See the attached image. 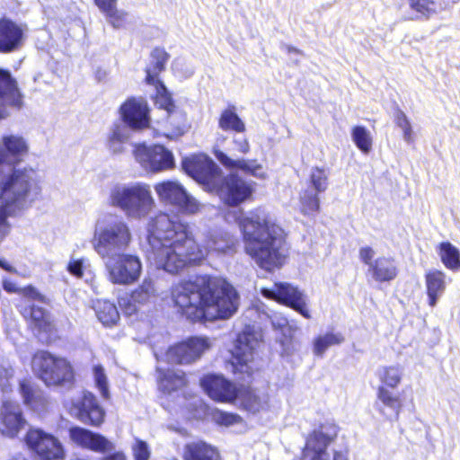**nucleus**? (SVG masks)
Wrapping results in <instances>:
<instances>
[{"label": "nucleus", "instance_id": "nucleus-48", "mask_svg": "<svg viewBox=\"0 0 460 460\" xmlns=\"http://www.w3.org/2000/svg\"><path fill=\"white\" fill-rule=\"evenodd\" d=\"M93 379L95 386L98 388L101 395L104 399L110 397V391L108 385V378L102 366L95 365L93 367Z\"/></svg>", "mask_w": 460, "mask_h": 460}, {"label": "nucleus", "instance_id": "nucleus-57", "mask_svg": "<svg viewBox=\"0 0 460 460\" xmlns=\"http://www.w3.org/2000/svg\"><path fill=\"white\" fill-rule=\"evenodd\" d=\"M20 295L29 299L36 300L43 304L49 303V299L46 296L42 295L35 287L31 285L22 288Z\"/></svg>", "mask_w": 460, "mask_h": 460}, {"label": "nucleus", "instance_id": "nucleus-17", "mask_svg": "<svg viewBox=\"0 0 460 460\" xmlns=\"http://www.w3.org/2000/svg\"><path fill=\"white\" fill-rule=\"evenodd\" d=\"M217 192L220 199L228 206H237L249 199L252 193L251 183L235 173H230L224 179L220 178Z\"/></svg>", "mask_w": 460, "mask_h": 460}, {"label": "nucleus", "instance_id": "nucleus-2", "mask_svg": "<svg viewBox=\"0 0 460 460\" xmlns=\"http://www.w3.org/2000/svg\"><path fill=\"white\" fill-rule=\"evenodd\" d=\"M174 305L192 322L230 318L238 309L239 296L226 279L199 276L172 288Z\"/></svg>", "mask_w": 460, "mask_h": 460}, {"label": "nucleus", "instance_id": "nucleus-11", "mask_svg": "<svg viewBox=\"0 0 460 460\" xmlns=\"http://www.w3.org/2000/svg\"><path fill=\"white\" fill-rule=\"evenodd\" d=\"M133 153L136 161L147 172H158L174 166L172 153L161 145H137Z\"/></svg>", "mask_w": 460, "mask_h": 460}, {"label": "nucleus", "instance_id": "nucleus-24", "mask_svg": "<svg viewBox=\"0 0 460 460\" xmlns=\"http://www.w3.org/2000/svg\"><path fill=\"white\" fill-rule=\"evenodd\" d=\"M156 296L157 290L155 287L154 280L150 278H145L142 283L131 293L129 298H120L119 303L125 314L131 315L137 311V304H146L152 301Z\"/></svg>", "mask_w": 460, "mask_h": 460}, {"label": "nucleus", "instance_id": "nucleus-33", "mask_svg": "<svg viewBox=\"0 0 460 460\" xmlns=\"http://www.w3.org/2000/svg\"><path fill=\"white\" fill-rule=\"evenodd\" d=\"M185 460H220L218 451L210 445L199 441L186 445Z\"/></svg>", "mask_w": 460, "mask_h": 460}, {"label": "nucleus", "instance_id": "nucleus-53", "mask_svg": "<svg viewBox=\"0 0 460 460\" xmlns=\"http://www.w3.org/2000/svg\"><path fill=\"white\" fill-rule=\"evenodd\" d=\"M20 393L23 398L26 405L34 407L35 394L33 387L29 380H22L20 382Z\"/></svg>", "mask_w": 460, "mask_h": 460}, {"label": "nucleus", "instance_id": "nucleus-6", "mask_svg": "<svg viewBox=\"0 0 460 460\" xmlns=\"http://www.w3.org/2000/svg\"><path fill=\"white\" fill-rule=\"evenodd\" d=\"M109 201L132 220L146 217L155 206L150 186L144 182L116 184L111 189Z\"/></svg>", "mask_w": 460, "mask_h": 460}, {"label": "nucleus", "instance_id": "nucleus-15", "mask_svg": "<svg viewBox=\"0 0 460 460\" xmlns=\"http://www.w3.org/2000/svg\"><path fill=\"white\" fill-rule=\"evenodd\" d=\"M155 190L161 201L174 205L187 214H194L199 209V202L178 181H163L156 184Z\"/></svg>", "mask_w": 460, "mask_h": 460}, {"label": "nucleus", "instance_id": "nucleus-63", "mask_svg": "<svg viewBox=\"0 0 460 460\" xmlns=\"http://www.w3.org/2000/svg\"><path fill=\"white\" fill-rule=\"evenodd\" d=\"M107 71L101 67H98L94 72L95 78L98 82L104 81L107 77Z\"/></svg>", "mask_w": 460, "mask_h": 460}, {"label": "nucleus", "instance_id": "nucleus-56", "mask_svg": "<svg viewBox=\"0 0 460 460\" xmlns=\"http://www.w3.org/2000/svg\"><path fill=\"white\" fill-rule=\"evenodd\" d=\"M133 456L135 460H149L150 450L147 444L143 441L137 439L135 445L132 447Z\"/></svg>", "mask_w": 460, "mask_h": 460}, {"label": "nucleus", "instance_id": "nucleus-22", "mask_svg": "<svg viewBox=\"0 0 460 460\" xmlns=\"http://www.w3.org/2000/svg\"><path fill=\"white\" fill-rule=\"evenodd\" d=\"M200 383L208 395L215 401L232 402L237 399L235 386L223 376L208 375Z\"/></svg>", "mask_w": 460, "mask_h": 460}, {"label": "nucleus", "instance_id": "nucleus-39", "mask_svg": "<svg viewBox=\"0 0 460 460\" xmlns=\"http://www.w3.org/2000/svg\"><path fill=\"white\" fill-rule=\"evenodd\" d=\"M403 367L400 365L384 366L378 368L377 377L386 388H396L402 382Z\"/></svg>", "mask_w": 460, "mask_h": 460}, {"label": "nucleus", "instance_id": "nucleus-12", "mask_svg": "<svg viewBox=\"0 0 460 460\" xmlns=\"http://www.w3.org/2000/svg\"><path fill=\"white\" fill-rule=\"evenodd\" d=\"M185 172L196 181L215 189L220 181V168L206 155H195L182 161Z\"/></svg>", "mask_w": 460, "mask_h": 460}, {"label": "nucleus", "instance_id": "nucleus-44", "mask_svg": "<svg viewBox=\"0 0 460 460\" xmlns=\"http://www.w3.org/2000/svg\"><path fill=\"white\" fill-rule=\"evenodd\" d=\"M351 137L357 147L364 154H368L372 149L373 139L368 129L363 126H356L352 128Z\"/></svg>", "mask_w": 460, "mask_h": 460}, {"label": "nucleus", "instance_id": "nucleus-26", "mask_svg": "<svg viewBox=\"0 0 460 460\" xmlns=\"http://www.w3.org/2000/svg\"><path fill=\"white\" fill-rule=\"evenodd\" d=\"M23 31L15 22L3 19L0 21V52L9 53L22 45Z\"/></svg>", "mask_w": 460, "mask_h": 460}, {"label": "nucleus", "instance_id": "nucleus-43", "mask_svg": "<svg viewBox=\"0 0 460 460\" xmlns=\"http://www.w3.org/2000/svg\"><path fill=\"white\" fill-rule=\"evenodd\" d=\"M318 192L313 189H305L300 194L301 211L304 215L311 216L319 211L320 199Z\"/></svg>", "mask_w": 460, "mask_h": 460}, {"label": "nucleus", "instance_id": "nucleus-54", "mask_svg": "<svg viewBox=\"0 0 460 460\" xmlns=\"http://www.w3.org/2000/svg\"><path fill=\"white\" fill-rule=\"evenodd\" d=\"M271 324L275 330H279L283 335H291L292 330L288 320L279 314L271 316Z\"/></svg>", "mask_w": 460, "mask_h": 460}, {"label": "nucleus", "instance_id": "nucleus-18", "mask_svg": "<svg viewBox=\"0 0 460 460\" xmlns=\"http://www.w3.org/2000/svg\"><path fill=\"white\" fill-rule=\"evenodd\" d=\"M26 424L20 404L14 401L4 400L0 411V432L4 436L14 438Z\"/></svg>", "mask_w": 460, "mask_h": 460}, {"label": "nucleus", "instance_id": "nucleus-10", "mask_svg": "<svg viewBox=\"0 0 460 460\" xmlns=\"http://www.w3.org/2000/svg\"><path fill=\"white\" fill-rule=\"evenodd\" d=\"M338 432V426L332 421L316 427L306 438L303 460H330L327 447L335 440Z\"/></svg>", "mask_w": 460, "mask_h": 460}, {"label": "nucleus", "instance_id": "nucleus-27", "mask_svg": "<svg viewBox=\"0 0 460 460\" xmlns=\"http://www.w3.org/2000/svg\"><path fill=\"white\" fill-rule=\"evenodd\" d=\"M0 102L16 110L22 106V96L17 82L11 73L4 69H0Z\"/></svg>", "mask_w": 460, "mask_h": 460}, {"label": "nucleus", "instance_id": "nucleus-34", "mask_svg": "<svg viewBox=\"0 0 460 460\" xmlns=\"http://www.w3.org/2000/svg\"><path fill=\"white\" fill-rule=\"evenodd\" d=\"M169 59V54L160 48L155 49L151 53V62L146 69V81L147 84L162 82L159 74L165 69V64Z\"/></svg>", "mask_w": 460, "mask_h": 460}, {"label": "nucleus", "instance_id": "nucleus-16", "mask_svg": "<svg viewBox=\"0 0 460 460\" xmlns=\"http://www.w3.org/2000/svg\"><path fill=\"white\" fill-rule=\"evenodd\" d=\"M261 293L266 298L275 299L293 308L305 318H311L309 310L306 307V296L296 287L288 283L279 282L276 283L273 288H262Z\"/></svg>", "mask_w": 460, "mask_h": 460}, {"label": "nucleus", "instance_id": "nucleus-35", "mask_svg": "<svg viewBox=\"0 0 460 460\" xmlns=\"http://www.w3.org/2000/svg\"><path fill=\"white\" fill-rule=\"evenodd\" d=\"M167 114L166 124L168 127V133L166 136L170 138L182 136L190 128L186 113L175 108L171 110Z\"/></svg>", "mask_w": 460, "mask_h": 460}, {"label": "nucleus", "instance_id": "nucleus-13", "mask_svg": "<svg viewBox=\"0 0 460 460\" xmlns=\"http://www.w3.org/2000/svg\"><path fill=\"white\" fill-rule=\"evenodd\" d=\"M24 441L28 448L37 454L40 460H58L64 456L59 440L41 429L31 428Z\"/></svg>", "mask_w": 460, "mask_h": 460}, {"label": "nucleus", "instance_id": "nucleus-4", "mask_svg": "<svg viewBox=\"0 0 460 460\" xmlns=\"http://www.w3.org/2000/svg\"><path fill=\"white\" fill-rule=\"evenodd\" d=\"M239 225L245 252L260 268L272 271L284 265L288 256V246L282 228L270 217L256 212L241 219Z\"/></svg>", "mask_w": 460, "mask_h": 460}, {"label": "nucleus", "instance_id": "nucleus-7", "mask_svg": "<svg viewBox=\"0 0 460 460\" xmlns=\"http://www.w3.org/2000/svg\"><path fill=\"white\" fill-rule=\"evenodd\" d=\"M250 151V143L244 136L233 135L230 140L225 135H218L214 146L216 158L226 167L237 168L258 179L266 177L263 166L257 160L242 159Z\"/></svg>", "mask_w": 460, "mask_h": 460}, {"label": "nucleus", "instance_id": "nucleus-37", "mask_svg": "<svg viewBox=\"0 0 460 460\" xmlns=\"http://www.w3.org/2000/svg\"><path fill=\"white\" fill-rule=\"evenodd\" d=\"M130 137L129 129L122 123H115L108 138V148L114 154L119 155L124 152V145Z\"/></svg>", "mask_w": 460, "mask_h": 460}, {"label": "nucleus", "instance_id": "nucleus-41", "mask_svg": "<svg viewBox=\"0 0 460 460\" xmlns=\"http://www.w3.org/2000/svg\"><path fill=\"white\" fill-rule=\"evenodd\" d=\"M67 271L74 277L89 281L93 279V271L91 262L86 258H72L66 267Z\"/></svg>", "mask_w": 460, "mask_h": 460}, {"label": "nucleus", "instance_id": "nucleus-8", "mask_svg": "<svg viewBox=\"0 0 460 460\" xmlns=\"http://www.w3.org/2000/svg\"><path fill=\"white\" fill-rule=\"evenodd\" d=\"M31 370L47 386L70 388L75 382L70 361L46 350H39L33 355Z\"/></svg>", "mask_w": 460, "mask_h": 460}, {"label": "nucleus", "instance_id": "nucleus-58", "mask_svg": "<svg viewBox=\"0 0 460 460\" xmlns=\"http://www.w3.org/2000/svg\"><path fill=\"white\" fill-rule=\"evenodd\" d=\"M358 254L361 261L367 265L368 269H370L371 265L375 263L374 256L376 255V252L374 249L369 246L361 247L359 249Z\"/></svg>", "mask_w": 460, "mask_h": 460}, {"label": "nucleus", "instance_id": "nucleus-30", "mask_svg": "<svg viewBox=\"0 0 460 460\" xmlns=\"http://www.w3.org/2000/svg\"><path fill=\"white\" fill-rule=\"evenodd\" d=\"M425 282L429 305L434 307L446 290V274L438 270H429L425 275Z\"/></svg>", "mask_w": 460, "mask_h": 460}, {"label": "nucleus", "instance_id": "nucleus-61", "mask_svg": "<svg viewBox=\"0 0 460 460\" xmlns=\"http://www.w3.org/2000/svg\"><path fill=\"white\" fill-rule=\"evenodd\" d=\"M0 268H2L3 270L9 273L24 277V275L21 274L13 266H12L9 262H7L4 260L0 259Z\"/></svg>", "mask_w": 460, "mask_h": 460}, {"label": "nucleus", "instance_id": "nucleus-1", "mask_svg": "<svg viewBox=\"0 0 460 460\" xmlns=\"http://www.w3.org/2000/svg\"><path fill=\"white\" fill-rule=\"evenodd\" d=\"M147 233V260L171 274L200 263L209 252L225 253L235 244V239L228 233L213 231L208 233L201 248L188 223L165 213L150 218Z\"/></svg>", "mask_w": 460, "mask_h": 460}, {"label": "nucleus", "instance_id": "nucleus-46", "mask_svg": "<svg viewBox=\"0 0 460 460\" xmlns=\"http://www.w3.org/2000/svg\"><path fill=\"white\" fill-rule=\"evenodd\" d=\"M155 87L156 96H155V105L160 109H163L168 113L171 110L177 108L171 97V94L167 91L165 85L163 82H158L155 84H151Z\"/></svg>", "mask_w": 460, "mask_h": 460}, {"label": "nucleus", "instance_id": "nucleus-50", "mask_svg": "<svg viewBox=\"0 0 460 460\" xmlns=\"http://www.w3.org/2000/svg\"><path fill=\"white\" fill-rule=\"evenodd\" d=\"M128 17L129 13L128 12L116 8L106 16V19L114 29H121L128 22Z\"/></svg>", "mask_w": 460, "mask_h": 460}, {"label": "nucleus", "instance_id": "nucleus-51", "mask_svg": "<svg viewBox=\"0 0 460 460\" xmlns=\"http://www.w3.org/2000/svg\"><path fill=\"white\" fill-rule=\"evenodd\" d=\"M14 370L10 363L3 362L0 364V389L3 393H7L10 388V380L13 377Z\"/></svg>", "mask_w": 460, "mask_h": 460}, {"label": "nucleus", "instance_id": "nucleus-29", "mask_svg": "<svg viewBox=\"0 0 460 460\" xmlns=\"http://www.w3.org/2000/svg\"><path fill=\"white\" fill-rule=\"evenodd\" d=\"M238 401L241 407L252 414L265 411L270 407V395L264 391L252 389L243 391L238 397Z\"/></svg>", "mask_w": 460, "mask_h": 460}, {"label": "nucleus", "instance_id": "nucleus-36", "mask_svg": "<svg viewBox=\"0 0 460 460\" xmlns=\"http://www.w3.org/2000/svg\"><path fill=\"white\" fill-rule=\"evenodd\" d=\"M411 13L404 16V20H428L438 13V5L434 0H409Z\"/></svg>", "mask_w": 460, "mask_h": 460}, {"label": "nucleus", "instance_id": "nucleus-5", "mask_svg": "<svg viewBox=\"0 0 460 460\" xmlns=\"http://www.w3.org/2000/svg\"><path fill=\"white\" fill-rule=\"evenodd\" d=\"M132 241L128 224L122 217L110 215L96 221L91 243L94 252L105 258L125 252Z\"/></svg>", "mask_w": 460, "mask_h": 460}, {"label": "nucleus", "instance_id": "nucleus-14", "mask_svg": "<svg viewBox=\"0 0 460 460\" xmlns=\"http://www.w3.org/2000/svg\"><path fill=\"white\" fill-rule=\"evenodd\" d=\"M212 346L203 336H194L168 349L166 360L172 364H191L201 358Z\"/></svg>", "mask_w": 460, "mask_h": 460}, {"label": "nucleus", "instance_id": "nucleus-9", "mask_svg": "<svg viewBox=\"0 0 460 460\" xmlns=\"http://www.w3.org/2000/svg\"><path fill=\"white\" fill-rule=\"evenodd\" d=\"M102 259L112 284L130 285L140 277L142 263L136 255L121 252Z\"/></svg>", "mask_w": 460, "mask_h": 460}, {"label": "nucleus", "instance_id": "nucleus-23", "mask_svg": "<svg viewBox=\"0 0 460 460\" xmlns=\"http://www.w3.org/2000/svg\"><path fill=\"white\" fill-rule=\"evenodd\" d=\"M403 402L399 394L385 386H379L376 393L375 407L386 420L393 421L399 419Z\"/></svg>", "mask_w": 460, "mask_h": 460}, {"label": "nucleus", "instance_id": "nucleus-59", "mask_svg": "<svg viewBox=\"0 0 460 460\" xmlns=\"http://www.w3.org/2000/svg\"><path fill=\"white\" fill-rule=\"evenodd\" d=\"M94 3L105 16L117 8V0H94Z\"/></svg>", "mask_w": 460, "mask_h": 460}, {"label": "nucleus", "instance_id": "nucleus-47", "mask_svg": "<svg viewBox=\"0 0 460 460\" xmlns=\"http://www.w3.org/2000/svg\"><path fill=\"white\" fill-rule=\"evenodd\" d=\"M185 380L182 374H175L168 371L160 379L159 386L165 392H172L184 385Z\"/></svg>", "mask_w": 460, "mask_h": 460}, {"label": "nucleus", "instance_id": "nucleus-20", "mask_svg": "<svg viewBox=\"0 0 460 460\" xmlns=\"http://www.w3.org/2000/svg\"><path fill=\"white\" fill-rule=\"evenodd\" d=\"M71 440L76 445L98 453L111 452L115 445L104 436L81 427L69 429Z\"/></svg>", "mask_w": 460, "mask_h": 460}, {"label": "nucleus", "instance_id": "nucleus-28", "mask_svg": "<svg viewBox=\"0 0 460 460\" xmlns=\"http://www.w3.org/2000/svg\"><path fill=\"white\" fill-rule=\"evenodd\" d=\"M22 315L30 322L34 332H38L39 334L54 332L52 316L43 307L36 305H29L23 308Z\"/></svg>", "mask_w": 460, "mask_h": 460}, {"label": "nucleus", "instance_id": "nucleus-45", "mask_svg": "<svg viewBox=\"0 0 460 460\" xmlns=\"http://www.w3.org/2000/svg\"><path fill=\"white\" fill-rule=\"evenodd\" d=\"M309 187L318 193L324 192L329 185L327 172L319 167H314L311 170L309 177Z\"/></svg>", "mask_w": 460, "mask_h": 460}, {"label": "nucleus", "instance_id": "nucleus-49", "mask_svg": "<svg viewBox=\"0 0 460 460\" xmlns=\"http://www.w3.org/2000/svg\"><path fill=\"white\" fill-rule=\"evenodd\" d=\"M395 123L402 130L403 139L407 143H411L413 141V132L411 125L406 114L402 111H397L395 116Z\"/></svg>", "mask_w": 460, "mask_h": 460}, {"label": "nucleus", "instance_id": "nucleus-31", "mask_svg": "<svg viewBox=\"0 0 460 460\" xmlns=\"http://www.w3.org/2000/svg\"><path fill=\"white\" fill-rule=\"evenodd\" d=\"M372 278L378 282H386L394 279L398 274L397 265L393 258L379 257L367 270Z\"/></svg>", "mask_w": 460, "mask_h": 460}, {"label": "nucleus", "instance_id": "nucleus-42", "mask_svg": "<svg viewBox=\"0 0 460 460\" xmlns=\"http://www.w3.org/2000/svg\"><path fill=\"white\" fill-rule=\"evenodd\" d=\"M343 341L344 337L342 334L339 332H327L314 339L313 351L314 355L323 357L331 346L341 344Z\"/></svg>", "mask_w": 460, "mask_h": 460}, {"label": "nucleus", "instance_id": "nucleus-38", "mask_svg": "<svg viewBox=\"0 0 460 460\" xmlns=\"http://www.w3.org/2000/svg\"><path fill=\"white\" fill-rule=\"evenodd\" d=\"M218 127L223 131H233L236 134L245 131V124L236 113L234 106L229 107L221 112Z\"/></svg>", "mask_w": 460, "mask_h": 460}, {"label": "nucleus", "instance_id": "nucleus-32", "mask_svg": "<svg viewBox=\"0 0 460 460\" xmlns=\"http://www.w3.org/2000/svg\"><path fill=\"white\" fill-rule=\"evenodd\" d=\"M93 308L97 319L105 327H111L119 320L117 306L109 300L98 299L93 302Z\"/></svg>", "mask_w": 460, "mask_h": 460}, {"label": "nucleus", "instance_id": "nucleus-64", "mask_svg": "<svg viewBox=\"0 0 460 460\" xmlns=\"http://www.w3.org/2000/svg\"><path fill=\"white\" fill-rule=\"evenodd\" d=\"M333 460H349L346 453L341 451H335L333 453Z\"/></svg>", "mask_w": 460, "mask_h": 460}, {"label": "nucleus", "instance_id": "nucleus-60", "mask_svg": "<svg viewBox=\"0 0 460 460\" xmlns=\"http://www.w3.org/2000/svg\"><path fill=\"white\" fill-rule=\"evenodd\" d=\"M2 286H3V288L7 292V293H15V294H21V289L22 288H19L16 283H14L13 281H12L10 279L8 278H4L3 280H2Z\"/></svg>", "mask_w": 460, "mask_h": 460}, {"label": "nucleus", "instance_id": "nucleus-40", "mask_svg": "<svg viewBox=\"0 0 460 460\" xmlns=\"http://www.w3.org/2000/svg\"><path fill=\"white\" fill-rule=\"evenodd\" d=\"M438 254L444 265L452 270L460 269V252L449 242H443L438 246Z\"/></svg>", "mask_w": 460, "mask_h": 460}, {"label": "nucleus", "instance_id": "nucleus-19", "mask_svg": "<svg viewBox=\"0 0 460 460\" xmlns=\"http://www.w3.org/2000/svg\"><path fill=\"white\" fill-rule=\"evenodd\" d=\"M259 344L258 339L249 332L238 334L231 352L234 361L233 365L240 367V371L249 373L251 367L249 362L253 359L256 347Z\"/></svg>", "mask_w": 460, "mask_h": 460}, {"label": "nucleus", "instance_id": "nucleus-52", "mask_svg": "<svg viewBox=\"0 0 460 460\" xmlns=\"http://www.w3.org/2000/svg\"><path fill=\"white\" fill-rule=\"evenodd\" d=\"M18 212L19 211L9 210L7 206L4 204L2 199H0V242L3 241L9 233V225L6 220L7 216Z\"/></svg>", "mask_w": 460, "mask_h": 460}, {"label": "nucleus", "instance_id": "nucleus-3", "mask_svg": "<svg viewBox=\"0 0 460 460\" xmlns=\"http://www.w3.org/2000/svg\"><path fill=\"white\" fill-rule=\"evenodd\" d=\"M0 144V199L9 210L22 211L31 206L40 191L36 172L16 166L28 152V144L13 134L4 135Z\"/></svg>", "mask_w": 460, "mask_h": 460}, {"label": "nucleus", "instance_id": "nucleus-21", "mask_svg": "<svg viewBox=\"0 0 460 460\" xmlns=\"http://www.w3.org/2000/svg\"><path fill=\"white\" fill-rule=\"evenodd\" d=\"M122 124L128 128L137 130L147 128L149 118L147 106L142 100L129 99L120 107Z\"/></svg>", "mask_w": 460, "mask_h": 460}, {"label": "nucleus", "instance_id": "nucleus-25", "mask_svg": "<svg viewBox=\"0 0 460 460\" xmlns=\"http://www.w3.org/2000/svg\"><path fill=\"white\" fill-rule=\"evenodd\" d=\"M78 419L92 426H100L105 417V411L99 404L97 398L90 392H84L82 400L75 406Z\"/></svg>", "mask_w": 460, "mask_h": 460}, {"label": "nucleus", "instance_id": "nucleus-62", "mask_svg": "<svg viewBox=\"0 0 460 460\" xmlns=\"http://www.w3.org/2000/svg\"><path fill=\"white\" fill-rule=\"evenodd\" d=\"M102 460H127V456L122 451H116L107 455Z\"/></svg>", "mask_w": 460, "mask_h": 460}, {"label": "nucleus", "instance_id": "nucleus-55", "mask_svg": "<svg viewBox=\"0 0 460 460\" xmlns=\"http://www.w3.org/2000/svg\"><path fill=\"white\" fill-rule=\"evenodd\" d=\"M213 418L218 424L225 426H231L242 420L239 415L225 411L215 412Z\"/></svg>", "mask_w": 460, "mask_h": 460}]
</instances>
